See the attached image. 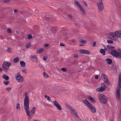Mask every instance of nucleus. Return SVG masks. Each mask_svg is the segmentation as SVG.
Masks as SVG:
<instances>
[{
	"label": "nucleus",
	"mask_w": 121,
	"mask_h": 121,
	"mask_svg": "<svg viewBox=\"0 0 121 121\" xmlns=\"http://www.w3.org/2000/svg\"><path fill=\"white\" fill-rule=\"evenodd\" d=\"M2 71H3V69L2 68H0V72H1Z\"/></svg>",
	"instance_id": "13d9d810"
},
{
	"label": "nucleus",
	"mask_w": 121,
	"mask_h": 121,
	"mask_svg": "<svg viewBox=\"0 0 121 121\" xmlns=\"http://www.w3.org/2000/svg\"><path fill=\"white\" fill-rule=\"evenodd\" d=\"M96 44V42L95 41L94 42H93V47L95 46Z\"/></svg>",
	"instance_id": "a18cd8bd"
},
{
	"label": "nucleus",
	"mask_w": 121,
	"mask_h": 121,
	"mask_svg": "<svg viewBox=\"0 0 121 121\" xmlns=\"http://www.w3.org/2000/svg\"><path fill=\"white\" fill-rule=\"evenodd\" d=\"M7 31L8 33H11V30L10 28H8L7 29Z\"/></svg>",
	"instance_id": "a19ab883"
},
{
	"label": "nucleus",
	"mask_w": 121,
	"mask_h": 121,
	"mask_svg": "<svg viewBox=\"0 0 121 121\" xmlns=\"http://www.w3.org/2000/svg\"><path fill=\"white\" fill-rule=\"evenodd\" d=\"M22 72H23V73H26V71L24 70H22Z\"/></svg>",
	"instance_id": "bf43d9fd"
},
{
	"label": "nucleus",
	"mask_w": 121,
	"mask_h": 121,
	"mask_svg": "<svg viewBox=\"0 0 121 121\" xmlns=\"http://www.w3.org/2000/svg\"><path fill=\"white\" fill-rule=\"evenodd\" d=\"M100 102L103 104H105L107 102V98L103 94H99L98 95Z\"/></svg>",
	"instance_id": "7ed1b4c3"
},
{
	"label": "nucleus",
	"mask_w": 121,
	"mask_h": 121,
	"mask_svg": "<svg viewBox=\"0 0 121 121\" xmlns=\"http://www.w3.org/2000/svg\"><path fill=\"white\" fill-rule=\"evenodd\" d=\"M48 57L46 56H43V60L46 61Z\"/></svg>",
	"instance_id": "ea45409f"
},
{
	"label": "nucleus",
	"mask_w": 121,
	"mask_h": 121,
	"mask_svg": "<svg viewBox=\"0 0 121 121\" xmlns=\"http://www.w3.org/2000/svg\"><path fill=\"white\" fill-rule=\"evenodd\" d=\"M71 41L72 42L74 43L75 42V41L74 39H72Z\"/></svg>",
	"instance_id": "4d7b16f0"
},
{
	"label": "nucleus",
	"mask_w": 121,
	"mask_h": 121,
	"mask_svg": "<svg viewBox=\"0 0 121 121\" xmlns=\"http://www.w3.org/2000/svg\"><path fill=\"white\" fill-rule=\"evenodd\" d=\"M46 17L48 20V19L50 17V15H49L48 13L46 14Z\"/></svg>",
	"instance_id": "c9c22d12"
},
{
	"label": "nucleus",
	"mask_w": 121,
	"mask_h": 121,
	"mask_svg": "<svg viewBox=\"0 0 121 121\" xmlns=\"http://www.w3.org/2000/svg\"><path fill=\"white\" fill-rule=\"evenodd\" d=\"M79 51L80 54H85V50H79Z\"/></svg>",
	"instance_id": "c85d7f7f"
},
{
	"label": "nucleus",
	"mask_w": 121,
	"mask_h": 121,
	"mask_svg": "<svg viewBox=\"0 0 121 121\" xmlns=\"http://www.w3.org/2000/svg\"><path fill=\"white\" fill-rule=\"evenodd\" d=\"M11 89V88L10 87H8L6 89V90L8 91H10Z\"/></svg>",
	"instance_id": "79ce46f5"
},
{
	"label": "nucleus",
	"mask_w": 121,
	"mask_h": 121,
	"mask_svg": "<svg viewBox=\"0 0 121 121\" xmlns=\"http://www.w3.org/2000/svg\"><path fill=\"white\" fill-rule=\"evenodd\" d=\"M74 3L76 4L77 6L79 8L80 6H81V5H80V3L78 1H77L74 0Z\"/></svg>",
	"instance_id": "393cba45"
},
{
	"label": "nucleus",
	"mask_w": 121,
	"mask_h": 121,
	"mask_svg": "<svg viewBox=\"0 0 121 121\" xmlns=\"http://www.w3.org/2000/svg\"><path fill=\"white\" fill-rule=\"evenodd\" d=\"M3 78L5 79L6 80H8L9 79V77L5 74L3 75Z\"/></svg>",
	"instance_id": "b1692460"
},
{
	"label": "nucleus",
	"mask_w": 121,
	"mask_h": 121,
	"mask_svg": "<svg viewBox=\"0 0 121 121\" xmlns=\"http://www.w3.org/2000/svg\"><path fill=\"white\" fill-rule=\"evenodd\" d=\"M99 52L103 56H104L105 54V51L103 49L101 48Z\"/></svg>",
	"instance_id": "6ab92c4d"
},
{
	"label": "nucleus",
	"mask_w": 121,
	"mask_h": 121,
	"mask_svg": "<svg viewBox=\"0 0 121 121\" xmlns=\"http://www.w3.org/2000/svg\"><path fill=\"white\" fill-rule=\"evenodd\" d=\"M44 49L43 48H41L37 50L36 51V52L37 53H40L43 51Z\"/></svg>",
	"instance_id": "412c9836"
},
{
	"label": "nucleus",
	"mask_w": 121,
	"mask_h": 121,
	"mask_svg": "<svg viewBox=\"0 0 121 121\" xmlns=\"http://www.w3.org/2000/svg\"><path fill=\"white\" fill-rule=\"evenodd\" d=\"M19 60V59L17 58H14L13 60V61L15 63L17 62Z\"/></svg>",
	"instance_id": "2f4dec72"
},
{
	"label": "nucleus",
	"mask_w": 121,
	"mask_h": 121,
	"mask_svg": "<svg viewBox=\"0 0 121 121\" xmlns=\"http://www.w3.org/2000/svg\"><path fill=\"white\" fill-rule=\"evenodd\" d=\"M47 100H48L49 101H51V99L50 98V97L49 96H48L47 97Z\"/></svg>",
	"instance_id": "8fccbe9b"
},
{
	"label": "nucleus",
	"mask_w": 121,
	"mask_h": 121,
	"mask_svg": "<svg viewBox=\"0 0 121 121\" xmlns=\"http://www.w3.org/2000/svg\"><path fill=\"white\" fill-rule=\"evenodd\" d=\"M118 52L114 50H112L111 52V55L114 57L117 58L118 57H121V50L120 49H118Z\"/></svg>",
	"instance_id": "20e7f679"
},
{
	"label": "nucleus",
	"mask_w": 121,
	"mask_h": 121,
	"mask_svg": "<svg viewBox=\"0 0 121 121\" xmlns=\"http://www.w3.org/2000/svg\"><path fill=\"white\" fill-rule=\"evenodd\" d=\"M95 78L96 79H98L99 78V77L98 76L96 75L95 76Z\"/></svg>",
	"instance_id": "603ef678"
},
{
	"label": "nucleus",
	"mask_w": 121,
	"mask_h": 121,
	"mask_svg": "<svg viewBox=\"0 0 121 121\" xmlns=\"http://www.w3.org/2000/svg\"><path fill=\"white\" fill-rule=\"evenodd\" d=\"M87 97L88 99L90 100L91 101L93 102H95V101L92 97L90 95H88Z\"/></svg>",
	"instance_id": "a211bd4d"
},
{
	"label": "nucleus",
	"mask_w": 121,
	"mask_h": 121,
	"mask_svg": "<svg viewBox=\"0 0 121 121\" xmlns=\"http://www.w3.org/2000/svg\"><path fill=\"white\" fill-rule=\"evenodd\" d=\"M49 28H51L52 29H51V30L53 32V30H54L55 28H54L53 27H52V26H50L49 27Z\"/></svg>",
	"instance_id": "58836bf2"
},
{
	"label": "nucleus",
	"mask_w": 121,
	"mask_h": 121,
	"mask_svg": "<svg viewBox=\"0 0 121 121\" xmlns=\"http://www.w3.org/2000/svg\"><path fill=\"white\" fill-rule=\"evenodd\" d=\"M25 98L24 100V105L29 103V99L28 95H27V92H26L24 94Z\"/></svg>",
	"instance_id": "9d476101"
},
{
	"label": "nucleus",
	"mask_w": 121,
	"mask_h": 121,
	"mask_svg": "<svg viewBox=\"0 0 121 121\" xmlns=\"http://www.w3.org/2000/svg\"><path fill=\"white\" fill-rule=\"evenodd\" d=\"M41 24H42V25H43V23H42H42H41Z\"/></svg>",
	"instance_id": "0e129e2a"
},
{
	"label": "nucleus",
	"mask_w": 121,
	"mask_h": 121,
	"mask_svg": "<svg viewBox=\"0 0 121 121\" xmlns=\"http://www.w3.org/2000/svg\"><path fill=\"white\" fill-rule=\"evenodd\" d=\"M7 51L9 52H11L12 51L11 49L9 48H8L7 49Z\"/></svg>",
	"instance_id": "37998d69"
},
{
	"label": "nucleus",
	"mask_w": 121,
	"mask_h": 121,
	"mask_svg": "<svg viewBox=\"0 0 121 121\" xmlns=\"http://www.w3.org/2000/svg\"><path fill=\"white\" fill-rule=\"evenodd\" d=\"M80 46H83V45H82V44H80Z\"/></svg>",
	"instance_id": "e2e57ef3"
},
{
	"label": "nucleus",
	"mask_w": 121,
	"mask_h": 121,
	"mask_svg": "<svg viewBox=\"0 0 121 121\" xmlns=\"http://www.w3.org/2000/svg\"><path fill=\"white\" fill-rule=\"evenodd\" d=\"M53 104L59 110H62L61 106L56 101H54Z\"/></svg>",
	"instance_id": "f8f14e48"
},
{
	"label": "nucleus",
	"mask_w": 121,
	"mask_h": 121,
	"mask_svg": "<svg viewBox=\"0 0 121 121\" xmlns=\"http://www.w3.org/2000/svg\"><path fill=\"white\" fill-rule=\"evenodd\" d=\"M16 108L18 109H19L20 108V104H19L18 103L17 104Z\"/></svg>",
	"instance_id": "473e14b6"
},
{
	"label": "nucleus",
	"mask_w": 121,
	"mask_h": 121,
	"mask_svg": "<svg viewBox=\"0 0 121 121\" xmlns=\"http://www.w3.org/2000/svg\"><path fill=\"white\" fill-rule=\"evenodd\" d=\"M61 70L65 72H66L67 70V69L65 68H62L61 69Z\"/></svg>",
	"instance_id": "f704fd0d"
},
{
	"label": "nucleus",
	"mask_w": 121,
	"mask_h": 121,
	"mask_svg": "<svg viewBox=\"0 0 121 121\" xmlns=\"http://www.w3.org/2000/svg\"><path fill=\"white\" fill-rule=\"evenodd\" d=\"M66 107L70 111L71 113L73 114L75 117L77 118L78 117L77 113L74 108L69 105H67Z\"/></svg>",
	"instance_id": "39448f33"
},
{
	"label": "nucleus",
	"mask_w": 121,
	"mask_h": 121,
	"mask_svg": "<svg viewBox=\"0 0 121 121\" xmlns=\"http://www.w3.org/2000/svg\"><path fill=\"white\" fill-rule=\"evenodd\" d=\"M43 75L44 77L45 78H49V76L45 72L43 73Z\"/></svg>",
	"instance_id": "cd10ccee"
},
{
	"label": "nucleus",
	"mask_w": 121,
	"mask_h": 121,
	"mask_svg": "<svg viewBox=\"0 0 121 121\" xmlns=\"http://www.w3.org/2000/svg\"><path fill=\"white\" fill-rule=\"evenodd\" d=\"M78 56V55L77 54H75L74 55V57L75 58L77 57Z\"/></svg>",
	"instance_id": "de8ad7c7"
},
{
	"label": "nucleus",
	"mask_w": 121,
	"mask_h": 121,
	"mask_svg": "<svg viewBox=\"0 0 121 121\" xmlns=\"http://www.w3.org/2000/svg\"><path fill=\"white\" fill-rule=\"evenodd\" d=\"M42 23L43 24V23H44V22H43H43Z\"/></svg>",
	"instance_id": "774afa93"
},
{
	"label": "nucleus",
	"mask_w": 121,
	"mask_h": 121,
	"mask_svg": "<svg viewBox=\"0 0 121 121\" xmlns=\"http://www.w3.org/2000/svg\"><path fill=\"white\" fill-rule=\"evenodd\" d=\"M107 42L108 43H113L112 41L108 40H107Z\"/></svg>",
	"instance_id": "e433bc0d"
},
{
	"label": "nucleus",
	"mask_w": 121,
	"mask_h": 121,
	"mask_svg": "<svg viewBox=\"0 0 121 121\" xmlns=\"http://www.w3.org/2000/svg\"><path fill=\"white\" fill-rule=\"evenodd\" d=\"M106 61L107 63L109 64H111L112 62V60L111 59H106Z\"/></svg>",
	"instance_id": "aec40b11"
},
{
	"label": "nucleus",
	"mask_w": 121,
	"mask_h": 121,
	"mask_svg": "<svg viewBox=\"0 0 121 121\" xmlns=\"http://www.w3.org/2000/svg\"><path fill=\"white\" fill-rule=\"evenodd\" d=\"M108 49V48H107V47L106 48H104V50H105V51L107 50Z\"/></svg>",
	"instance_id": "052dcab7"
},
{
	"label": "nucleus",
	"mask_w": 121,
	"mask_h": 121,
	"mask_svg": "<svg viewBox=\"0 0 121 121\" xmlns=\"http://www.w3.org/2000/svg\"><path fill=\"white\" fill-rule=\"evenodd\" d=\"M43 23V22H41V23Z\"/></svg>",
	"instance_id": "69168bd1"
},
{
	"label": "nucleus",
	"mask_w": 121,
	"mask_h": 121,
	"mask_svg": "<svg viewBox=\"0 0 121 121\" xmlns=\"http://www.w3.org/2000/svg\"><path fill=\"white\" fill-rule=\"evenodd\" d=\"M116 37L121 38V31H115Z\"/></svg>",
	"instance_id": "2eb2a0df"
},
{
	"label": "nucleus",
	"mask_w": 121,
	"mask_h": 121,
	"mask_svg": "<svg viewBox=\"0 0 121 121\" xmlns=\"http://www.w3.org/2000/svg\"><path fill=\"white\" fill-rule=\"evenodd\" d=\"M68 16L70 18H72V16L70 14H69Z\"/></svg>",
	"instance_id": "864d4df0"
},
{
	"label": "nucleus",
	"mask_w": 121,
	"mask_h": 121,
	"mask_svg": "<svg viewBox=\"0 0 121 121\" xmlns=\"http://www.w3.org/2000/svg\"><path fill=\"white\" fill-rule=\"evenodd\" d=\"M29 103L24 105V108L27 116L31 117L34 115L36 110V108L33 107L30 111Z\"/></svg>",
	"instance_id": "f257e3e1"
},
{
	"label": "nucleus",
	"mask_w": 121,
	"mask_h": 121,
	"mask_svg": "<svg viewBox=\"0 0 121 121\" xmlns=\"http://www.w3.org/2000/svg\"><path fill=\"white\" fill-rule=\"evenodd\" d=\"M97 5L99 9L100 10H102L104 9V6L102 0H100L97 3Z\"/></svg>",
	"instance_id": "9b49d317"
},
{
	"label": "nucleus",
	"mask_w": 121,
	"mask_h": 121,
	"mask_svg": "<svg viewBox=\"0 0 121 121\" xmlns=\"http://www.w3.org/2000/svg\"><path fill=\"white\" fill-rule=\"evenodd\" d=\"M107 88V91H110V89L108 87H106Z\"/></svg>",
	"instance_id": "09e8293b"
},
{
	"label": "nucleus",
	"mask_w": 121,
	"mask_h": 121,
	"mask_svg": "<svg viewBox=\"0 0 121 121\" xmlns=\"http://www.w3.org/2000/svg\"><path fill=\"white\" fill-rule=\"evenodd\" d=\"M49 46V44H45L44 45V46L45 47H47Z\"/></svg>",
	"instance_id": "5fc2aeb1"
},
{
	"label": "nucleus",
	"mask_w": 121,
	"mask_h": 121,
	"mask_svg": "<svg viewBox=\"0 0 121 121\" xmlns=\"http://www.w3.org/2000/svg\"><path fill=\"white\" fill-rule=\"evenodd\" d=\"M119 83L118 87H117L116 97L118 100L119 101L120 99V91L121 87V74H120L119 75Z\"/></svg>",
	"instance_id": "f03ea898"
},
{
	"label": "nucleus",
	"mask_w": 121,
	"mask_h": 121,
	"mask_svg": "<svg viewBox=\"0 0 121 121\" xmlns=\"http://www.w3.org/2000/svg\"><path fill=\"white\" fill-rule=\"evenodd\" d=\"M32 38V36L31 35H29L27 36V38L28 39H31Z\"/></svg>",
	"instance_id": "4c0bfd02"
},
{
	"label": "nucleus",
	"mask_w": 121,
	"mask_h": 121,
	"mask_svg": "<svg viewBox=\"0 0 121 121\" xmlns=\"http://www.w3.org/2000/svg\"><path fill=\"white\" fill-rule=\"evenodd\" d=\"M82 102L88 108L91 104L87 100L84 99L82 100Z\"/></svg>",
	"instance_id": "dca6fc26"
},
{
	"label": "nucleus",
	"mask_w": 121,
	"mask_h": 121,
	"mask_svg": "<svg viewBox=\"0 0 121 121\" xmlns=\"http://www.w3.org/2000/svg\"><path fill=\"white\" fill-rule=\"evenodd\" d=\"M101 76L102 79L104 82L107 83L108 82L107 77L106 75L104 74H102Z\"/></svg>",
	"instance_id": "ddd939ff"
},
{
	"label": "nucleus",
	"mask_w": 121,
	"mask_h": 121,
	"mask_svg": "<svg viewBox=\"0 0 121 121\" xmlns=\"http://www.w3.org/2000/svg\"><path fill=\"white\" fill-rule=\"evenodd\" d=\"M21 66L22 67H24L26 65V63L25 62L23 61H20V63Z\"/></svg>",
	"instance_id": "5701e85b"
},
{
	"label": "nucleus",
	"mask_w": 121,
	"mask_h": 121,
	"mask_svg": "<svg viewBox=\"0 0 121 121\" xmlns=\"http://www.w3.org/2000/svg\"><path fill=\"white\" fill-rule=\"evenodd\" d=\"M115 32H114L110 33L108 35V38L114 40H117V38L116 36Z\"/></svg>",
	"instance_id": "6e6552de"
},
{
	"label": "nucleus",
	"mask_w": 121,
	"mask_h": 121,
	"mask_svg": "<svg viewBox=\"0 0 121 121\" xmlns=\"http://www.w3.org/2000/svg\"><path fill=\"white\" fill-rule=\"evenodd\" d=\"M42 23L43 24V23H44V22H43H43Z\"/></svg>",
	"instance_id": "338daca9"
},
{
	"label": "nucleus",
	"mask_w": 121,
	"mask_h": 121,
	"mask_svg": "<svg viewBox=\"0 0 121 121\" xmlns=\"http://www.w3.org/2000/svg\"><path fill=\"white\" fill-rule=\"evenodd\" d=\"M10 1L9 0H7L5 1H4V2H9Z\"/></svg>",
	"instance_id": "6e6d98bb"
},
{
	"label": "nucleus",
	"mask_w": 121,
	"mask_h": 121,
	"mask_svg": "<svg viewBox=\"0 0 121 121\" xmlns=\"http://www.w3.org/2000/svg\"><path fill=\"white\" fill-rule=\"evenodd\" d=\"M16 78L17 81L19 82H23L24 80L23 78L21 75L20 72H19L17 73Z\"/></svg>",
	"instance_id": "0eeeda50"
},
{
	"label": "nucleus",
	"mask_w": 121,
	"mask_h": 121,
	"mask_svg": "<svg viewBox=\"0 0 121 121\" xmlns=\"http://www.w3.org/2000/svg\"><path fill=\"white\" fill-rule=\"evenodd\" d=\"M107 48H108V49L110 50H112L114 48V46H112L110 45H107Z\"/></svg>",
	"instance_id": "bb28decb"
},
{
	"label": "nucleus",
	"mask_w": 121,
	"mask_h": 121,
	"mask_svg": "<svg viewBox=\"0 0 121 121\" xmlns=\"http://www.w3.org/2000/svg\"><path fill=\"white\" fill-rule=\"evenodd\" d=\"M60 45L61 46H65V45L62 43H60Z\"/></svg>",
	"instance_id": "49530a36"
},
{
	"label": "nucleus",
	"mask_w": 121,
	"mask_h": 121,
	"mask_svg": "<svg viewBox=\"0 0 121 121\" xmlns=\"http://www.w3.org/2000/svg\"><path fill=\"white\" fill-rule=\"evenodd\" d=\"M4 83L5 85H7L9 83V81H4L3 82Z\"/></svg>",
	"instance_id": "72a5a7b5"
},
{
	"label": "nucleus",
	"mask_w": 121,
	"mask_h": 121,
	"mask_svg": "<svg viewBox=\"0 0 121 121\" xmlns=\"http://www.w3.org/2000/svg\"><path fill=\"white\" fill-rule=\"evenodd\" d=\"M11 65V63L8 62H4L2 65L4 71L7 72L9 69V67Z\"/></svg>",
	"instance_id": "423d86ee"
},
{
	"label": "nucleus",
	"mask_w": 121,
	"mask_h": 121,
	"mask_svg": "<svg viewBox=\"0 0 121 121\" xmlns=\"http://www.w3.org/2000/svg\"><path fill=\"white\" fill-rule=\"evenodd\" d=\"M83 2L85 6H87V4L86 2H85L84 1H83Z\"/></svg>",
	"instance_id": "c03bdc74"
},
{
	"label": "nucleus",
	"mask_w": 121,
	"mask_h": 121,
	"mask_svg": "<svg viewBox=\"0 0 121 121\" xmlns=\"http://www.w3.org/2000/svg\"><path fill=\"white\" fill-rule=\"evenodd\" d=\"M88 108L92 112L94 113L96 112V110L95 108L91 104Z\"/></svg>",
	"instance_id": "4468645a"
},
{
	"label": "nucleus",
	"mask_w": 121,
	"mask_h": 121,
	"mask_svg": "<svg viewBox=\"0 0 121 121\" xmlns=\"http://www.w3.org/2000/svg\"><path fill=\"white\" fill-rule=\"evenodd\" d=\"M82 13L85 15H86V13L84 11V9L81 6L79 8Z\"/></svg>",
	"instance_id": "4be33fe9"
},
{
	"label": "nucleus",
	"mask_w": 121,
	"mask_h": 121,
	"mask_svg": "<svg viewBox=\"0 0 121 121\" xmlns=\"http://www.w3.org/2000/svg\"><path fill=\"white\" fill-rule=\"evenodd\" d=\"M30 58L33 61L35 62H37V59L36 55H34L31 56L30 57Z\"/></svg>",
	"instance_id": "f3484780"
},
{
	"label": "nucleus",
	"mask_w": 121,
	"mask_h": 121,
	"mask_svg": "<svg viewBox=\"0 0 121 121\" xmlns=\"http://www.w3.org/2000/svg\"><path fill=\"white\" fill-rule=\"evenodd\" d=\"M31 46V45L30 43H28L26 45V47L27 48H28L30 47Z\"/></svg>",
	"instance_id": "c756f323"
},
{
	"label": "nucleus",
	"mask_w": 121,
	"mask_h": 121,
	"mask_svg": "<svg viewBox=\"0 0 121 121\" xmlns=\"http://www.w3.org/2000/svg\"><path fill=\"white\" fill-rule=\"evenodd\" d=\"M79 41L80 43L84 44H85L87 43V42L85 40H83V39L79 40Z\"/></svg>",
	"instance_id": "a878e982"
},
{
	"label": "nucleus",
	"mask_w": 121,
	"mask_h": 121,
	"mask_svg": "<svg viewBox=\"0 0 121 121\" xmlns=\"http://www.w3.org/2000/svg\"><path fill=\"white\" fill-rule=\"evenodd\" d=\"M101 87L99 88H97L96 90L98 92H102L105 91L106 87L104 83H102L101 84Z\"/></svg>",
	"instance_id": "1a4fd4ad"
},
{
	"label": "nucleus",
	"mask_w": 121,
	"mask_h": 121,
	"mask_svg": "<svg viewBox=\"0 0 121 121\" xmlns=\"http://www.w3.org/2000/svg\"><path fill=\"white\" fill-rule=\"evenodd\" d=\"M91 53V52L89 50H85V54L87 55H89Z\"/></svg>",
	"instance_id": "7c9ffc66"
},
{
	"label": "nucleus",
	"mask_w": 121,
	"mask_h": 121,
	"mask_svg": "<svg viewBox=\"0 0 121 121\" xmlns=\"http://www.w3.org/2000/svg\"><path fill=\"white\" fill-rule=\"evenodd\" d=\"M44 97L45 98H46V97H47L48 96L46 95H44Z\"/></svg>",
	"instance_id": "680f3d73"
},
{
	"label": "nucleus",
	"mask_w": 121,
	"mask_h": 121,
	"mask_svg": "<svg viewBox=\"0 0 121 121\" xmlns=\"http://www.w3.org/2000/svg\"><path fill=\"white\" fill-rule=\"evenodd\" d=\"M17 12H18L17 10V9H15L14 10V12L15 13H17Z\"/></svg>",
	"instance_id": "3c124183"
}]
</instances>
